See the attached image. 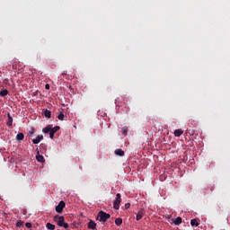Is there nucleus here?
Instances as JSON below:
<instances>
[{
	"label": "nucleus",
	"instance_id": "393cba45",
	"mask_svg": "<svg viewBox=\"0 0 230 230\" xmlns=\"http://www.w3.org/2000/svg\"><path fill=\"white\" fill-rule=\"evenodd\" d=\"M25 226L27 227V229H31V223H26Z\"/></svg>",
	"mask_w": 230,
	"mask_h": 230
},
{
	"label": "nucleus",
	"instance_id": "a211bd4d",
	"mask_svg": "<svg viewBox=\"0 0 230 230\" xmlns=\"http://www.w3.org/2000/svg\"><path fill=\"white\" fill-rule=\"evenodd\" d=\"M46 227L49 230H55V225H53L51 223H47Z\"/></svg>",
	"mask_w": 230,
	"mask_h": 230
},
{
	"label": "nucleus",
	"instance_id": "7ed1b4c3",
	"mask_svg": "<svg viewBox=\"0 0 230 230\" xmlns=\"http://www.w3.org/2000/svg\"><path fill=\"white\" fill-rule=\"evenodd\" d=\"M119 204H121V194L117 193L115 197V200L113 202L114 209H119Z\"/></svg>",
	"mask_w": 230,
	"mask_h": 230
},
{
	"label": "nucleus",
	"instance_id": "dca6fc26",
	"mask_svg": "<svg viewBox=\"0 0 230 230\" xmlns=\"http://www.w3.org/2000/svg\"><path fill=\"white\" fill-rule=\"evenodd\" d=\"M116 226H119L121 224H123V219L121 217H118L115 219Z\"/></svg>",
	"mask_w": 230,
	"mask_h": 230
},
{
	"label": "nucleus",
	"instance_id": "20e7f679",
	"mask_svg": "<svg viewBox=\"0 0 230 230\" xmlns=\"http://www.w3.org/2000/svg\"><path fill=\"white\" fill-rule=\"evenodd\" d=\"M64 208H66V202H64V200H61L56 207L57 213H62V211H64Z\"/></svg>",
	"mask_w": 230,
	"mask_h": 230
},
{
	"label": "nucleus",
	"instance_id": "b1692460",
	"mask_svg": "<svg viewBox=\"0 0 230 230\" xmlns=\"http://www.w3.org/2000/svg\"><path fill=\"white\" fill-rule=\"evenodd\" d=\"M22 224H23L22 221H17L16 227H22Z\"/></svg>",
	"mask_w": 230,
	"mask_h": 230
},
{
	"label": "nucleus",
	"instance_id": "6ab92c4d",
	"mask_svg": "<svg viewBox=\"0 0 230 230\" xmlns=\"http://www.w3.org/2000/svg\"><path fill=\"white\" fill-rule=\"evenodd\" d=\"M0 96L2 97L8 96V90L4 89L0 91Z\"/></svg>",
	"mask_w": 230,
	"mask_h": 230
},
{
	"label": "nucleus",
	"instance_id": "4468645a",
	"mask_svg": "<svg viewBox=\"0 0 230 230\" xmlns=\"http://www.w3.org/2000/svg\"><path fill=\"white\" fill-rule=\"evenodd\" d=\"M51 125H48L47 127H45L43 129H42V132L44 134H49V132H51Z\"/></svg>",
	"mask_w": 230,
	"mask_h": 230
},
{
	"label": "nucleus",
	"instance_id": "423d86ee",
	"mask_svg": "<svg viewBox=\"0 0 230 230\" xmlns=\"http://www.w3.org/2000/svg\"><path fill=\"white\" fill-rule=\"evenodd\" d=\"M143 217H145V208L138 210L137 213L136 220L139 221L143 218Z\"/></svg>",
	"mask_w": 230,
	"mask_h": 230
},
{
	"label": "nucleus",
	"instance_id": "aec40b11",
	"mask_svg": "<svg viewBox=\"0 0 230 230\" xmlns=\"http://www.w3.org/2000/svg\"><path fill=\"white\" fill-rule=\"evenodd\" d=\"M34 134H35V128H32L29 131L28 137H33Z\"/></svg>",
	"mask_w": 230,
	"mask_h": 230
},
{
	"label": "nucleus",
	"instance_id": "6e6552de",
	"mask_svg": "<svg viewBox=\"0 0 230 230\" xmlns=\"http://www.w3.org/2000/svg\"><path fill=\"white\" fill-rule=\"evenodd\" d=\"M42 116H45V118H48V119H49V118H51V111H49L48 109H43Z\"/></svg>",
	"mask_w": 230,
	"mask_h": 230
},
{
	"label": "nucleus",
	"instance_id": "1a4fd4ad",
	"mask_svg": "<svg viewBox=\"0 0 230 230\" xmlns=\"http://www.w3.org/2000/svg\"><path fill=\"white\" fill-rule=\"evenodd\" d=\"M183 134H184V130H182V129H176L174 131V136L176 137H181V136L183 135Z\"/></svg>",
	"mask_w": 230,
	"mask_h": 230
},
{
	"label": "nucleus",
	"instance_id": "f3484780",
	"mask_svg": "<svg viewBox=\"0 0 230 230\" xmlns=\"http://www.w3.org/2000/svg\"><path fill=\"white\" fill-rule=\"evenodd\" d=\"M36 159L39 163H44V156L42 155H38Z\"/></svg>",
	"mask_w": 230,
	"mask_h": 230
},
{
	"label": "nucleus",
	"instance_id": "bb28decb",
	"mask_svg": "<svg viewBox=\"0 0 230 230\" xmlns=\"http://www.w3.org/2000/svg\"><path fill=\"white\" fill-rule=\"evenodd\" d=\"M45 89H46L47 91H49V84H47L45 85Z\"/></svg>",
	"mask_w": 230,
	"mask_h": 230
},
{
	"label": "nucleus",
	"instance_id": "2eb2a0df",
	"mask_svg": "<svg viewBox=\"0 0 230 230\" xmlns=\"http://www.w3.org/2000/svg\"><path fill=\"white\" fill-rule=\"evenodd\" d=\"M24 139V134L23 133H18L16 135V140L17 141H22Z\"/></svg>",
	"mask_w": 230,
	"mask_h": 230
},
{
	"label": "nucleus",
	"instance_id": "f03ea898",
	"mask_svg": "<svg viewBox=\"0 0 230 230\" xmlns=\"http://www.w3.org/2000/svg\"><path fill=\"white\" fill-rule=\"evenodd\" d=\"M109 218H111V214H108L106 212H103L102 210H101L98 214H97V220H99V222H107V220H109Z\"/></svg>",
	"mask_w": 230,
	"mask_h": 230
},
{
	"label": "nucleus",
	"instance_id": "f8f14e48",
	"mask_svg": "<svg viewBox=\"0 0 230 230\" xmlns=\"http://www.w3.org/2000/svg\"><path fill=\"white\" fill-rule=\"evenodd\" d=\"M7 125L8 127H12L13 123V119L12 118V116L10 115V113H7Z\"/></svg>",
	"mask_w": 230,
	"mask_h": 230
},
{
	"label": "nucleus",
	"instance_id": "f257e3e1",
	"mask_svg": "<svg viewBox=\"0 0 230 230\" xmlns=\"http://www.w3.org/2000/svg\"><path fill=\"white\" fill-rule=\"evenodd\" d=\"M54 221L57 222V224L59 227H64L65 229H69V225L67 223H66V218L64 217V216L56 215L54 217Z\"/></svg>",
	"mask_w": 230,
	"mask_h": 230
},
{
	"label": "nucleus",
	"instance_id": "412c9836",
	"mask_svg": "<svg viewBox=\"0 0 230 230\" xmlns=\"http://www.w3.org/2000/svg\"><path fill=\"white\" fill-rule=\"evenodd\" d=\"M190 226L198 227L199 222L197 221V219H191Z\"/></svg>",
	"mask_w": 230,
	"mask_h": 230
},
{
	"label": "nucleus",
	"instance_id": "a878e982",
	"mask_svg": "<svg viewBox=\"0 0 230 230\" xmlns=\"http://www.w3.org/2000/svg\"><path fill=\"white\" fill-rule=\"evenodd\" d=\"M125 208H126V209H128V208H130V203H126Z\"/></svg>",
	"mask_w": 230,
	"mask_h": 230
},
{
	"label": "nucleus",
	"instance_id": "ddd939ff",
	"mask_svg": "<svg viewBox=\"0 0 230 230\" xmlns=\"http://www.w3.org/2000/svg\"><path fill=\"white\" fill-rule=\"evenodd\" d=\"M115 155H119V157H123V155H125V151H123L122 149H116Z\"/></svg>",
	"mask_w": 230,
	"mask_h": 230
},
{
	"label": "nucleus",
	"instance_id": "9b49d317",
	"mask_svg": "<svg viewBox=\"0 0 230 230\" xmlns=\"http://www.w3.org/2000/svg\"><path fill=\"white\" fill-rule=\"evenodd\" d=\"M88 229H96V223L93 220H90L88 223Z\"/></svg>",
	"mask_w": 230,
	"mask_h": 230
},
{
	"label": "nucleus",
	"instance_id": "5701e85b",
	"mask_svg": "<svg viewBox=\"0 0 230 230\" xmlns=\"http://www.w3.org/2000/svg\"><path fill=\"white\" fill-rule=\"evenodd\" d=\"M58 119L60 121H64V113H63V112H60L59 115L58 116Z\"/></svg>",
	"mask_w": 230,
	"mask_h": 230
},
{
	"label": "nucleus",
	"instance_id": "4be33fe9",
	"mask_svg": "<svg viewBox=\"0 0 230 230\" xmlns=\"http://www.w3.org/2000/svg\"><path fill=\"white\" fill-rule=\"evenodd\" d=\"M128 132V127H123L122 128V134H124V136H127Z\"/></svg>",
	"mask_w": 230,
	"mask_h": 230
},
{
	"label": "nucleus",
	"instance_id": "0eeeda50",
	"mask_svg": "<svg viewBox=\"0 0 230 230\" xmlns=\"http://www.w3.org/2000/svg\"><path fill=\"white\" fill-rule=\"evenodd\" d=\"M44 139V136L42 135H38L36 138L32 139L33 145H39Z\"/></svg>",
	"mask_w": 230,
	"mask_h": 230
},
{
	"label": "nucleus",
	"instance_id": "9d476101",
	"mask_svg": "<svg viewBox=\"0 0 230 230\" xmlns=\"http://www.w3.org/2000/svg\"><path fill=\"white\" fill-rule=\"evenodd\" d=\"M173 224L174 226H181V224H182V217H176L175 220L173 221Z\"/></svg>",
	"mask_w": 230,
	"mask_h": 230
},
{
	"label": "nucleus",
	"instance_id": "39448f33",
	"mask_svg": "<svg viewBox=\"0 0 230 230\" xmlns=\"http://www.w3.org/2000/svg\"><path fill=\"white\" fill-rule=\"evenodd\" d=\"M58 130H60V126H56L50 129V132H49L50 139H53V137H55V134H57Z\"/></svg>",
	"mask_w": 230,
	"mask_h": 230
}]
</instances>
